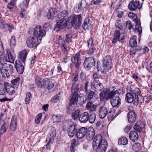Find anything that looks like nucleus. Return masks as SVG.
I'll list each match as a JSON object with an SVG mask.
<instances>
[{"label": "nucleus", "mask_w": 152, "mask_h": 152, "mask_svg": "<svg viewBox=\"0 0 152 152\" xmlns=\"http://www.w3.org/2000/svg\"><path fill=\"white\" fill-rule=\"evenodd\" d=\"M137 37L136 36H134L130 38L129 43L130 46L131 47L133 48L136 47L137 45Z\"/></svg>", "instance_id": "nucleus-37"}, {"label": "nucleus", "mask_w": 152, "mask_h": 152, "mask_svg": "<svg viewBox=\"0 0 152 152\" xmlns=\"http://www.w3.org/2000/svg\"><path fill=\"white\" fill-rule=\"evenodd\" d=\"M28 54V52L26 50L24 49L18 53V58L21 60L23 63H24L26 60V58Z\"/></svg>", "instance_id": "nucleus-24"}, {"label": "nucleus", "mask_w": 152, "mask_h": 152, "mask_svg": "<svg viewBox=\"0 0 152 152\" xmlns=\"http://www.w3.org/2000/svg\"><path fill=\"white\" fill-rule=\"evenodd\" d=\"M80 111L77 110L73 113L72 114V117L73 119H76L79 118Z\"/></svg>", "instance_id": "nucleus-52"}, {"label": "nucleus", "mask_w": 152, "mask_h": 152, "mask_svg": "<svg viewBox=\"0 0 152 152\" xmlns=\"http://www.w3.org/2000/svg\"><path fill=\"white\" fill-rule=\"evenodd\" d=\"M42 113H39L36 117L35 119V122L37 124H39L40 121V120L42 117Z\"/></svg>", "instance_id": "nucleus-57"}, {"label": "nucleus", "mask_w": 152, "mask_h": 152, "mask_svg": "<svg viewBox=\"0 0 152 152\" xmlns=\"http://www.w3.org/2000/svg\"><path fill=\"white\" fill-rule=\"evenodd\" d=\"M88 50V53L90 55L93 54L96 50L93 43V39L91 38L89 39L87 41Z\"/></svg>", "instance_id": "nucleus-16"}, {"label": "nucleus", "mask_w": 152, "mask_h": 152, "mask_svg": "<svg viewBox=\"0 0 152 152\" xmlns=\"http://www.w3.org/2000/svg\"><path fill=\"white\" fill-rule=\"evenodd\" d=\"M128 140L125 137H122L119 138L118 140L119 145H126L128 143Z\"/></svg>", "instance_id": "nucleus-41"}, {"label": "nucleus", "mask_w": 152, "mask_h": 152, "mask_svg": "<svg viewBox=\"0 0 152 152\" xmlns=\"http://www.w3.org/2000/svg\"><path fill=\"white\" fill-rule=\"evenodd\" d=\"M96 118V115L94 113H92L90 115H89L88 121L91 124L93 123L95 121Z\"/></svg>", "instance_id": "nucleus-44"}, {"label": "nucleus", "mask_w": 152, "mask_h": 152, "mask_svg": "<svg viewBox=\"0 0 152 152\" xmlns=\"http://www.w3.org/2000/svg\"><path fill=\"white\" fill-rule=\"evenodd\" d=\"M87 139L89 141L92 140L95 135V133L93 131H87L86 134Z\"/></svg>", "instance_id": "nucleus-40"}, {"label": "nucleus", "mask_w": 152, "mask_h": 152, "mask_svg": "<svg viewBox=\"0 0 152 152\" xmlns=\"http://www.w3.org/2000/svg\"><path fill=\"white\" fill-rule=\"evenodd\" d=\"M125 99L129 103H132L134 101L135 102L136 101H137L136 98H135V97L134 96V95L132 92L128 93L126 94Z\"/></svg>", "instance_id": "nucleus-27"}, {"label": "nucleus", "mask_w": 152, "mask_h": 152, "mask_svg": "<svg viewBox=\"0 0 152 152\" xmlns=\"http://www.w3.org/2000/svg\"><path fill=\"white\" fill-rule=\"evenodd\" d=\"M123 93V89L119 88L116 90L115 87L113 86L110 90L106 89L101 91L99 94L100 99L101 101L104 99L108 100L111 99V103L113 107H118L121 104V100L118 96L114 97L116 95H120Z\"/></svg>", "instance_id": "nucleus-1"}, {"label": "nucleus", "mask_w": 152, "mask_h": 152, "mask_svg": "<svg viewBox=\"0 0 152 152\" xmlns=\"http://www.w3.org/2000/svg\"><path fill=\"white\" fill-rule=\"evenodd\" d=\"M115 26L117 28H118L121 30H123V28L121 25V22L120 20H116Z\"/></svg>", "instance_id": "nucleus-56"}, {"label": "nucleus", "mask_w": 152, "mask_h": 152, "mask_svg": "<svg viewBox=\"0 0 152 152\" xmlns=\"http://www.w3.org/2000/svg\"><path fill=\"white\" fill-rule=\"evenodd\" d=\"M121 111L116 112L115 109H112L107 113V118L109 121H112Z\"/></svg>", "instance_id": "nucleus-17"}, {"label": "nucleus", "mask_w": 152, "mask_h": 152, "mask_svg": "<svg viewBox=\"0 0 152 152\" xmlns=\"http://www.w3.org/2000/svg\"><path fill=\"white\" fill-rule=\"evenodd\" d=\"M132 149L135 152H138L141 149V145L139 143H136L133 145Z\"/></svg>", "instance_id": "nucleus-43"}, {"label": "nucleus", "mask_w": 152, "mask_h": 152, "mask_svg": "<svg viewBox=\"0 0 152 152\" xmlns=\"http://www.w3.org/2000/svg\"><path fill=\"white\" fill-rule=\"evenodd\" d=\"M35 82L37 85L39 87H46L47 81L43 78L37 77L35 79Z\"/></svg>", "instance_id": "nucleus-23"}, {"label": "nucleus", "mask_w": 152, "mask_h": 152, "mask_svg": "<svg viewBox=\"0 0 152 152\" xmlns=\"http://www.w3.org/2000/svg\"><path fill=\"white\" fill-rule=\"evenodd\" d=\"M80 78L82 81L84 80L86 78V75L83 72H81L80 74Z\"/></svg>", "instance_id": "nucleus-64"}, {"label": "nucleus", "mask_w": 152, "mask_h": 152, "mask_svg": "<svg viewBox=\"0 0 152 152\" xmlns=\"http://www.w3.org/2000/svg\"><path fill=\"white\" fill-rule=\"evenodd\" d=\"M77 126L75 124H73L68 128L67 132L70 137H72L76 133L77 130Z\"/></svg>", "instance_id": "nucleus-15"}, {"label": "nucleus", "mask_w": 152, "mask_h": 152, "mask_svg": "<svg viewBox=\"0 0 152 152\" xmlns=\"http://www.w3.org/2000/svg\"><path fill=\"white\" fill-rule=\"evenodd\" d=\"M74 104L69 103L68 106L67 107V112L69 113H70L72 111L74 110Z\"/></svg>", "instance_id": "nucleus-55"}, {"label": "nucleus", "mask_w": 152, "mask_h": 152, "mask_svg": "<svg viewBox=\"0 0 152 152\" xmlns=\"http://www.w3.org/2000/svg\"><path fill=\"white\" fill-rule=\"evenodd\" d=\"M13 66L11 65L8 66L4 63V49L2 43L0 41V77L2 75L4 77H8L12 72Z\"/></svg>", "instance_id": "nucleus-2"}, {"label": "nucleus", "mask_w": 152, "mask_h": 152, "mask_svg": "<svg viewBox=\"0 0 152 152\" xmlns=\"http://www.w3.org/2000/svg\"><path fill=\"white\" fill-rule=\"evenodd\" d=\"M17 117L15 116H13L11 119L9 128L12 131H14L16 129L17 123Z\"/></svg>", "instance_id": "nucleus-30"}, {"label": "nucleus", "mask_w": 152, "mask_h": 152, "mask_svg": "<svg viewBox=\"0 0 152 152\" xmlns=\"http://www.w3.org/2000/svg\"><path fill=\"white\" fill-rule=\"evenodd\" d=\"M89 21V20L88 18H85L84 23L82 25L83 28L84 29H89L90 25Z\"/></svg>", "instance_id": "nucleus-42"}, {"label": "nucleus", "mask_w": 152, "mask_h": 152, "mask_svg": "<svg viewBox=\"0 0 152 152\" xmlns=\"http://www.w3.org/2000/svg\"><path fill=\"white\" fill-rule=\"evenodd\" d=\"M46 83L48 84V86L46 85L47 87L46 88H47L49 90L52 89L54 86V83L51 81H47Z\"/></svg>", "instance_id": "nucleus-59"}, {"label": "nucleus", "mask_w": 152, "mask_h": 152, "mask_svg": "<svg viewBox=\"0 0 152 152\" xmlns=\"http://www.w3.org/2000/svg\"><path fill=\"white\" fill-rule=\"evenodd\" d=\"M31 94L30 92H28L26 95V97L25 99V101L26 104H28L30 101V98Z\"/></svg>", "instance_id": "nucleus-51"}, {"label": "nucleus", "mask_w": 152, "mask_h": 152, "mask_svg": "<svg viewBox=\"0 0 152 152\" xmlns=\"http://www.w3.org/2000/svg\"><path fill=\"white\" fill-rule=\"evenodd\" d=\"M38 39L33 37H28L26 40L27 46L30 48H35L37 47L41 42H38Z\"/></svg>", "instance_id": "nucleus-7"}, {"label": "nucleus", "mask_w": 152, "mask_h": 152, "mask_svg": "<svg viewBox=\"0 0 152 152\" xmlns=\"http://www.w3.org/2000/svg\"><path fill=\"white\" fill-rule=\"evenodd\" d=\"M96 152H105L107 147V143L105 140H103L102 142L99 145Z\"/></svg>", "instance_id": "nucleus-18"}, {"label": "nucleus", "mask_w": 152, "mask_h": 152, "mask_svg": "<svg viewBox=\"0 0 152 152\" xmlns=\"http://www.w3.org/2000/svg\"><path fill=\"white\" fill-rule=\"evenodd\" d=\"M142 4H140L139 1L132 0L129 3L128 8L131 10L134 11L137 9H140L141 8Z\"/></svg>", "instance_id": "nucleus-13"}, {"label": "nucleus", "mask_w": 152, "mask_h": 152, "mask_svg": "<svg viewBox=\"0 0 152 152\" xmlns=\"http://www.w3.org/2000/svg\"><path fill=\"white\" fill-rule=\"evenodd\" d=\"M60 97L57 95L53 96L51 99V101L53 103H56L59 101Z\"/></svg>", "instance_id": "nucleus-62"}, {"label": "nucleus", "mask_w": 152, "mask_h": 152, "mask_svg": "<svg viewBox=\"0 0 152 152\" xmlns=\"http://www.w3.org/2000/svg\"><path fill=\"white\" fill-rule=\"evenodd\" d=\"M144 127L143 122L138 121L135 124L134 127V129L138 132H141Z\"/></svg>", "instance_id": "nucleus-29"}, {"label": "nucleus", "mask_w": 152, "mask_h": 152, "mask_svg": "<svg viewBox=\"0 0 152 152\" xmlns=\"http://www.w3.org/2000/svg\"><path fill=\"white\" fill-rule=\"evenodd\" d=\"M69 16L68 11L63 10L58 15V18L64 19L66 20Z\"/></svg>", "instance_id": "nucleus-35"}, {"label": "nucleus", "mask_w": 152, "mask_h": 152, "mask_svg": "<svg viewBox=\"0 0 152 152\" xmlns=\"http://www.w3.org/2000/svg\"><path fill=\"white\" fill-rule=\"evenodd\" d=\"M44 28V31H45L46 32V31L48 30L49 29L51 28L50 24L49 23H47L44 24L43 26Z\"/></svg>", "instance_id": "nucleus-61"}, {"label": "nucleus", "mask_w": 152, "mask_h": 152, "mask_svg": "<svg viewBox=\"0 0 152 152\" xmlns=\"http://www.w3.org/2000/svg\"><path fill=\"white\" fill-rule=\"evenodd\" d=\"M80 3L83 7V12L88 10L90 7L89 5L86 2V0H82Z\"/></svg>", "instance_id": "nucleus-39"}, {"label": "nucleus", "mask_w": 152, "mask_h": 152, "mask_svg": "<svg viewBox=\"0 0 152 152\" xmlns=\"http://www.w3.org/2000/svg\"><path fill=\"white\" fill-rule=\"evenodd\" d=\"M4 85L6 88V92L10 95H13L15 92V88L6 82H4Z\"/></svg>", "instance_id": "nucleus-21"}, {"label": "nucleus", "mask_w": 152, "mask_h": 152, "mask_svg": "<svg viewBox=\"0 0 152 152\" xmlns=\"http://www.w3.org/2000/svg\"><path fill=\"white\" fill-rule=\"evenodd\" d=\"M86 108L90 111H94L96 108V106L93 104L92 102L90 101L88 102L86 105Z\"/></svg>", "instance_id": "nucleus-34"}, {"label": "nucleus", "mask_w": 152, "mask_h": 152, "mask_svg": "<svg viewBox=\"0 0 152 152\" xmlns=\"http://www.w3.org/2000/svg\"><path fill=\"white\" fill-rule=\"evenodd\" d=\"M6 92V88L4 82V85L0 84V95H4Z\"/></svg>", "instance_id": "nucleus-47"}, {"label": "nucleus", "mask_w": 152, "mask_h": 152, "mask_svg": "<svg viewBox=\"0 0 152 152\" xmlns=\"http://www.w3.org/2000/svg\"><path fill=\"white\" fill-rule=\"evenodd\" d=\"M125 39L124 33H121L119 30L115 31L114 34V37L112 41L113 44L116 43L118 41L120 42H122Z\"/></svg>", "instance_id": "nucleus-8"}, {"label": "nucleus", "mask_w": 152, "mask_h": 152, "mask_svg": "<svg viewBox=\"0 0 152 152\" xmlns=\"http://www.w3.org/2000/svg\"><path fill=\"white\" fill-rule=\"evenodd\" d=\"M34 35L41 42L42 37L46 35L45 31L42 29L41 26H37L34 30Z\"/></svg>", "instance_id": "nucleus-5"}, {"label": "nucleus", "mask_w": 152, "mask_h": 152, "mask_svg": "<svg viewBox=\"0 0 152 152\" xmlns=\"http://www.w3.org/2000/svg\"><path fill=\"white\" fill-rule=\"evenodd\" d=\"M135 50L136 51L139 50L140 52L141 53H144L148 52L149 50V49L148 47H145L143 48H140L139 49L137 48V47H136Z\"/></svg>", "instance_id": "nucleus-50"}, {"label": "nucleus", "mask_w": 152, "mask_h": 152, "mask_svg": "<svg viewBox=\"0 0 152 152\" xmlns=\"http://www.w3.org/2000/svg\"><path fill=\"white\" fill-rule=\"evenodd\" d=\"M14 55V51L12 49L7 50L5 57V61L13 63L15 60Z\"/></svg>", "instance_id": "nucleus-11"}, {"label": "nucleus", "mask_w": 152, "mask_h": 152, "mask_svg": "<svg viewBox=\"0 0 152 152\" xmlns=\"http://www.w3.org/2000/svg\"><path fill=\"white\" fill-rule=\"evenodd\" d=\"M87 129L85 127H82L77 131L76 135L78 139H82L86 135Z\"/></svg>", "instance_id": "nucleus-20"}, {"label": "nucleus", "mask_w": 152, "mask_h": 152, "mask_svg": "<svg viewBox=\"0 0 152 152\" xmlns=\"http://www.w3.org/2000/svg\"><path fill=\"white\" fill-rule=\"evenodd\" d=\"M91 87L95 91H100L103 88V85L98 80L93 81L91 83Z\"/></svg>", "instance_id": "nucleus-14"}, {"label": "nucleus", "mask_w": 152, "mask_h": 152, "mask_svg": "<svg viewBox=\"0 0 152 152\" xmlns=\"http://www.w3.org/2000/svg\"><path fill=\"white\" fill-rule=\"evenodd\" d=\"M57 12V11L55 8H51L48 13L47 17L48 19H52L53 18L55 17Z\"/></svg>", "instance_id": "nucleus-31"}, {"label": "nucleus", "mask_w": 152, "mask_h": 152, "mask_svg": "<svg viewBox=\"0 0 152 152\" xmlns=\"http://www.w3.org/2000/svg\"><path fill=\"white\" fill-rule=\"evenodd\" d=\"M95 62L94 58L92 57H88L85 58L83 64L85 68L89 70L94 66Z\"/></svg>", "instance_id": "nucleus-10"}, {"label": "nucleus", "mask_w": 152, "mask_h": 152, "mask_svg": "<svg viewBox=\"0 0 152 152\" xmlns=\"http://www.w3.org/2000/svg\"><path fill=\"white\" fill-rule=\"evenodd\" d=\"M79 3H77L76 4L75 6L74 7L75 11L77 13H78L80 12H81L80 7Z\"/></svg>", "instance_id": "nucleus-60"}, {"label": "nucleus", "mask_w": 152, "mask_h": 152, "mask_svg": "<svg viewBox=\"0 0 152 152\" xmlns=\"http://www.w3.org/2000/svg\"><path fill=\"white\" fill-rule=\"evenodd\" d=\"M112 64L111 57L109 55L107 56L104 58L103 62V72H107L111 69Z\"/></svg>", "instance_id": "nucleus-6"}, {"label": "nucleus", "mask_w": 152, "mask_h": 152, "mask_svg": "<svg viewBox=\"0 0 152 152\" xmlns=\"http://www.w3.org/2000/svg\"><path fill=\"white\" fill-rule=\"evenodd\" d=\"M89 114L87 112H84L79 116V120L81 123H85L88 121Z\"/></svg>", "instance_id": "nucleus-25"}, {"label": "nucleus", "mask_w": 152, "mask_h": 152, "mask_svg": "<svg viewBox=\"0 0 152 152\" xmlns=\"http://www.w3.org/2000/svg\"><path fill=\"white\" fill-rule=\"evenodd\" d=\"M71 60L72 63L75 64V67L77 69H78L79 66L81 64V61L80 58V54L79 53L76 54L75 56L71 58Z\"/></svg>", "instance_id": "nucleus-19"}, {"label": "nucleus", "mask_w": 152, "mask_h": 152, "mask_svg": "<svg viewBox=\"0 0 152 152\" xmlns=\"http://www.w3.org/2000/svg\"><path fill=\"white\" fill-rule=\"evenodd\" d=\"M62 115H53L52 118L54 122H58L61 120V118Z\"/></svg>", "instance_id": "nucleus-45"}, {"label": "nucleus", "mask_w": 152, "mask_h": 152, "mask_svg": "<svg viewBox=\"0 0 152 152\" xmlns=\"http://www.w3.org/2000/svg\"><path fill=\"white\" fill-rule=\"evenodd\" d=\"M68 20L75 29H77L81 24L82 16L80 14L70 16Z\"/></svg>", "instance_id": "nucleus-4"}, {"label": "nucleus", "mask_w": 152, "mask_h": 152, "mask_svg": "<svg viewBox=\"0 0 152 152\" xmlns=\"http://www.w3.org/2000/svg\"><path fill=\"white\" fill-rule=\"evenodd\" d=\"M128 119L130 123H133L135 122L136 117L135 113L133 111H129L128 113Z\"/></svg>", "instance_id": "nucleus-26"}, {"label": "nucleus", "mask_w": 152, "mask_h": 152, "mask_svg": "<svg viewBox=\"0 0 152 152\" xmlns=\"http://www.w3.org/2000/svg\"><path fill=\"white\" fill-rule=\"evenodd\" d=\"M78 93L77 91H74L71 94L69 99L70 103L72 104H75L76 103L77 107H80L83 105L84 103V99L83 97L80 96L79 97V99L80 101L78 99Z\"/></svg>", "instance_id": "nucleus-3"}, {"label": "nucleus", "mask_w": 152, "mask_h": 152, "mask_svg": "<svg viewBox=\"0 0 152 152\" xmlns=\"http://www.w3.org/2000/svg\"><path fill=\"white\" fill-rule=\"evenodd\" d=\"M58 18V19L56 20L57 23L54 28L55 30L57 31L64 28L67 25L66 20L63 19Z\"/></svg>", "instance_id": "nucleus-9"}, {"label": "nucleus", "mask_w": 152, "mask_h": 152, "mask_svg": "<svg viewBox=\"0 0 152 152\" xmlns=\"http://www.w3.org/2000/svg\"><path fill=\"white\" fill-rule=\"evenodd\" d=\"M10 45L11 48H14L16 45L15 38V36H12L11 38L10 41Z\"/></svg>", "instance_id": "nucleus-48"}, {"label": "nucleus", "mask_w": 152, "mask_h": 152, "mask_svg": "<svg viewBox=\"0 0 152 152\" xmlns=\"http://www.w3.org/2000/svg\"><path fill=\"white\" fill-rule=\"evenodd\" d=\"M126 27L129 29L132 28L133 27V26L131 22L130 21H127L126 23Z\"/></svg>", "instance_id": "nucleus-63"}, {"label": "nucleus", "mask_w": 152, "mask_h": 152, "mask_svg": "<svg viewBox=\"0 0 152 152\" xmlns=\"http://www.w3.org/2000/svg\"><path fill=\"white\" fill-rule=\"evenodd\" d=\"M132 93L134 95L135 97V98H137L138 99V96L140 95L141 94V92L139 89L137 88H135L134 90L132 91H131ZM138 99H137V100Z\"/></svg>", "instance_id": "nucleus-46"}, {"label": "nucleus", "mask_w": 152, "mask_h": 152, "mask_svg": "<svg viewBox=\"0 0 152 152\" xmlns=\"http://www.w3.org/2000/svg\"><path fill=\"white\" fill-rule=\"evenodd\" d=\"M78 75L77 73H74L72 76V86L75 89H77V87H74V86L75 85V83L78 80Z\"/></svg>", "instance_id": "nucleus-38"}, {"label": "nucleus", "mask_w": 152, "mask_h": 152, "mask_svg": "<svg viewBox=\"0 0 152 152\" xmlns=\"http://www.w3.org/2000/svg\"><path fill=\"white\" fill-rule=\"evenodd\" d=\"M103 140L102 139V136L100 135H96L94 138L92 145L94 150H96L99 147V145L102 142Z\"/></svg>", "instance_id": "nucleus-12"}, {"label": "nucleus", "mask_w": 152, "mask_h": 152, "mask_svg": "<svg viewBox=\"0 0 152 152\" xmlns=\"http://www.w3.org/2000/svg\"><path fill=\"white\" fill-rule=\"evenodd\" d=\"M20 78L19 77H17L15 79L11 81V83L14 86H18L19 84Z\"/></svg>", "instance_id": "nucleus-54"}, {"label": "nucleus", "mask_w": 152, "mask_h": 152, "mask_svg": "<svg viewBox=\"0 0 152 152\" xmlns=\"http://www.w3.org/2000/svg\"><path fill=\"white\" fill-rule=\"evenodd\" d=\"M50 137H48L46 139V141L48 142L46 145V148L47 149H49L50 148V144L51 142L54 139V137L56 136V133L55 132H52L50 134Z\"/></svg>", "instance_id": "nucleus-32"}, {"label": "nucleus", "mask_w": 152, "mask_h": 152, "mask_svg": "<svg viewBox=\"0 0 152 152\" xmlns=\"http://www.w3.org/2000/svg\"><path fill=\"white\" fill-rule=\"evenodd\" d=\"M136 25L135 26L134 31L137 32L140 34L142 32V29L141 26V23L140 21H138L137 19H135Z\"/></svg>", "instance_id": "nucleus-36"}, {"label": "nucleus", "mask_w": 152, "mask_h": 152, "mask_svg": "<svg viewBox=\"0 0 152 152\" xmlns=\"http://www.w3.org/2000/svg\"><path fill=\"white\" fill-rule=\"evenodd\" d=\"M129 136L130 139L133 142L136 141L138 138V134L135 131L131 132L129 134Z\"/></svg>", "instance_id": "nucleus-33"}, {"label": "nucleus", "mask_w": 152, "mask_h": 152, "mask_svg": "<svg viewBox=\"0 0 152 152\" xmlns=\"http://www.w3.org/2000/svg\"><path fill=\"white\" fill-rule=\"evenodd\" d=\"M87 95V99L90 100L92 99L95 94V92L93 91H90L88 93H86Z\"/></svg>", "instance_id": "nucleus-49"}, {"label": "nucleus", "mask_w": 152, "mask_h": 152, "mask_svg": "<svg viewBox=\"0 0 152 152\" xmlns=\"http://www.w3.org/2000/svg\"><path fill=\"white\" fill-rule=\"evenodd\" d=\"M90 87L89 82L87 81L85 83L84 86V91L86 93H88V92L91 91L90 89L89 88Z\"/></svg>", "instance_id": "nucleus-53"}, {"label": "nucleus", "mask_w": 152, "mask_h": 152, "mask_svg": "<svg viewBox=\"0 0 152 152\" xmlns=\"http://www.w3.org/2000/svg\"><path fill=\"white\" fill-rule=\"evenodd\" d=\"M15 65L18 73L22 74L24 71V66L21 62L19 60H16L15 62Z\"/></svg>", "instance_id": "nucleus-22"}, {"label": "nucleus", "mask_w": 152, "mask_h": 152, "mask_svg": "<svg viewBox=\"0 0 152 152\" xmlns=\"http://www.w3.org/2000/svg\"><path fill=\"white\" fill-rule=\"evenodd\" d=\"M108 111L106 108L104 107H101L99 110V115L101 118H103L106 115Z\"/></svg>", "instance_id": "nucleus-28"}, {"label": "nucleus", "mask_w": 152, "mask_h": 152, "mask_svg": "<svg viewBox=\"0 0 152 152\" xmlns=\"http://www.w3.org/2000/svg\"><path fill=\"white\" fill-rule=\"evenodd\" d=\"M58 44L61 47L65 45V42L64 40L63 39H62V37L61 36H60L58 38Z\"/></svg>", "instance_id": "nucleus-58"}]
</instances>
